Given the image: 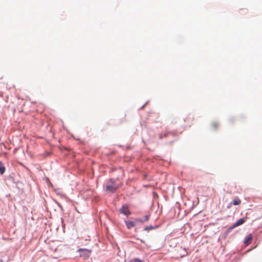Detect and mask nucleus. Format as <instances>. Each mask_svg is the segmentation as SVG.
Returning <instances> with one entry per match:
<instances>
[{"label": "nucleus", "instance_id": "1", "mask_svg": "<svg viewBox=\"0 0 262 262\" xmlns=\"http://www.w3.org/2000/svg\"><path fill=\"white\" fill-rule=\"evenodd\" d=\"M117 187L114 185V182L113 179H110L106 185V190L110 192H115Z\"/></svg>", "mask_w": 262, "mask_h": 262}, {"label": "nucleus", "instance_id": "2", "mask_svg": "<svg viewBox=\"0 0 262 262\" xmlns=\"http://www.w3.org/2000/svg\"><path fill=\"white\" fill-rule=\"evenodd\" d=\"M120 212L126 216H128L130 214L128 207L127 205L122 206L121 208L120 209Z\"/></svg>", "mask_w": 262, "mask_h": 262}, {"label": "nucleus", "instance_id": "3", "mask_svg": "<svg viewBox=\"0 0 262 262\" xmlns=\"http://www.w3.org/2000/svg\"><path fill=\"white\" fill-rule=\"evenodd\" d=\"M252 235L251 234H248L245 238L244 244L246 246L249 245L252 241Z\"/></svg>", "mask_w": 262, "mask_h": 262}, {"label": "nucleus", "instance_id": "4", "mask_svg": "<svg viewBox=\"0 0 262 262\" xmlns=\"http://www.w3.org/2000/svg\"><path fill=\"white\" fill-rule=\"evenodd\" d=\"M149 215H146L145 216L144 220H142L140 219H135V222L136 223V224H137L139 223L142 224L145 222H147L149 220Z\"/></svg>", "mask_w": 262, "mask_h": 262}, {"label": "nucleus", "instance_id": "5", "mask_svg": "<svg viewBox=\"0 0 262 262\" xmlns=\"http://www.w3.org/2000/svg\"><path fill=\"white\" fill-rule=\"evenodd\" d=\"M125 224H126V226L127 229H130L132 227H134L136 225V223H135V220L134 221H125Z\"/></svg>", "mask_w": 262, "mask_h": 262}, {"label": "nucleus", "instance_id": "6", "mask_svg": "<svg viewBox=\"0 0 262 262\" xmlns=\"http://www.w3.org/2000/svg\"><path fill=\"white\" fill-rule=\"evenodd\" d=\"M245 222V220L243 218H241L240 219H239L236 223H235L232 227H231V228H235L236 227H237L239 225H242L243 223H244Z\"/></svg>", "mask_w": 262, "mask_h": 262}, {"label": "nucleus", "instance_id": "7", "mask_svg": "<svg viewBox=\"0 0 262 262\" xmlns=\"http://www.w3.org/2000/svg\"><path fill=\"white\" fill-rule=\"evenodd\" d=\"M241 203V200L238 198L237 197H236L233 200V205L236 206L238 205Z\"/></svg>", "mask_w": 262, "mask_h": 262}, {"label": "nucleus", "instance_id": "8", "mask_svg": "<svg viewBox=\"0 0 262 262\" xmlns=\"http://www.w3.org/2000/svg\"><path fill=\"white\" fill-rule=\"evenodd\" d=\"M5 171V167L3 163L0 161V173L3 174Z\"/></svg>", "mask_w": 262, "mask_h": 262}, {"label": "nucleus", "instance_id": "9", "mask_svg": "<svg viewBox=\"0 0 262 262\" xmlns=\"http://www.w3.org/2000/svg\"><path fill=\"white\" fill-rule=\"evenodd\" d=\"M156 228H157V226L154 227V226H148L145 227L144 228V230L145 231H148L149 230L156 229Z\"/></svg>", "mask_w": 262, "mask_h": 262}, {"label": "nucleus", "instance_id": "10", "mask_svg": "<svg viewBox=\"0 0 262 262\" xmlns=\"http://www.w3.org/2000/svg\"><path fill=\"white\" fill-rule=\"evenodd\" d=\"M129 262H142V261L140 259L136 258L130 260Z\"/></svg>", "mask_w": 262, "mask_h": 262}, {"label": "nucleus", "instance_id": "11", "mask_svg": "<svg viewBox=\"0 0 262 262\" xmlns=\"http://www.w3.org/2000/svg\"><path fill=\"white\" fill-rule=\"evenodd\" d=\"M141 241L143 243H144V241H143V240H141Z\"/></svg>", "mask_w": 262, "mask_h": 262}]
</instances>
